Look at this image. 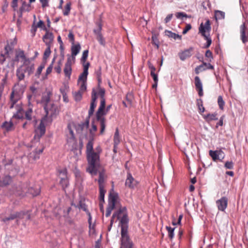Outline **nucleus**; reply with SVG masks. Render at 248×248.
I'll return each mask as SVG.
<instances>
[{
  "mask_svg": "<svg viewBox=\"0 0 248 248\" xmlns=\"http://www.w3.org/2000/svg\"><path fill=\"white\" fill-rule=\"evenodd\" d=\"M20 59H22V64L17 68L16 76L18 79L21 81L24 79L25 73H27L29 77L33 73L34 63L30 58L26 56L24 51L21 49L16 52L15 60L19 62Z\"/></svg>",
  "mask_w": 248,
  "mask_h": 248,
  "instance_id": "1",
  "label": "nucleus"
},
{
  "mask_svg": "<svg viewBox=\"0 0 248 248\" xmlns=\"http://www.w3.org/2000/svg\"><path fill=\"white\" fill-rule=\"evenodd\" d=\"M93 141L90 140L86 145V155L88 163L87 171L92 175H95L97 173L100 166V155L93 151Z\"/></svg>",
  "mask_w": 248,
  "mask_h": 248,
  "instance_id": "2",
  "label": "nucleus"
},
{
  "mask_svg": "<svg viewBox=\"0 0 248 248\" xmlns=\"http://www.w3.org/2000/svg\"><path fill=\"white\" fill-rule=\"evenodd\" d=\"M105 90L103 88H99L98 95L100 97L101 100L99 107L96 112L95 117L96 121L99 122L100 125V134H103L106 128V119L105 115L110 109L111 105H108L105 109L106 99L105 98Z\"/></svg>",
  "mask_w": 248,
  "mask_h": 248,
  "instance_id": "3",
  "label": "nucleus"
},
{
  "mask_svg": "<svg viewBox=\"0 0 248 248\" xmlns=\"http://www.w3.org/2000/svg\"><path fill=\"white\" fill-rule=\"evenodd\" d=\"M129 219L125 216L121 220V244L124 248H132V242L128 234Z\"/></svg>",
  "mask_w": 248,
  "mask_h": 248,
  "instance_id": "4",
  "label": "nucleus"
},
{
  "mask_svg": "<svg viewBox=\"0 0 248 248\" xmlns=\"http://www.w3.org/2000/svg\"><path fill=\"white\" fill-rule=\"evenodd\" d=\"M211 31V22L209 19H206L205 23H201L199 27V33L206 41V43L204 44L203 46L204 48H208L212 43V39L210 35Z\"/></svg>",
  "mask_w": 248,
  "mask_h": 248,
  "instance_id": "5",
  "label": "nucleus"
},
{
  "mask_svg": "<svg viewBox=\"0 0 248 248\" xmlns=\"http://www.w3.org/2000/svg\"><path fill=\"white\" fill-rule=\"evenodd\" d=\"M24 88L23 85H20L18 83L16 84L13 88L12 92L10 95V101L9 108H13L18 104V101L20 99L21 95L24 92Z\"/></svg>",
  "mask_w": 248,
  "mask_h": 248,
  "instance_id": "6",
  "label": "nucleus"
},
{
  "mask_svg": "<svg viewBox=\"0 0 248 248\" xmlns=\"http://www.w3.org/2000/svg\"><path fill=\"white\" fill-rule=\"evenodd\" d=\"M66 144L72 151L77 149L78 143L72 128L71 124H68L65 131Z\"/></svg>",
  "mask_w": 248,
  "mask_h": 248,
  "instance_id": "7",
  "label": "nucleus"
},
{
  "mask_svg": "<svg viewBox=\"0 0 248 248\" xmlns=\"http://www.w3.org/2000/svg\"><path fill=\"white\" fill-rule=\"evenodd\" d=\"M44 109L45 110L46 115L43 118L44 120H46V118H50V121H52V119L55 118L59 113L58 106L54 103L45 106Z\"/></svg>",
  "mask_w": 248,
  "mask_h": 248,
  "instance_id": "8",
  "label": "nucleus"
},
{
  "mask_svg": "<svg viewBox=\"0 0 248 248\" xmlns=\"http://www.w3.org/2000/svg\"><path fill=\"white\" fill-rule=\"evenodd\" d=\"M125 216L126 217L127 219H129L128 217L127 211L126 207L120 208L117 211L113 213L110 220V226H112L114 222V218L116 217L118 219H120L119 225L121 227V220L122 218H123V217H124Z\"/></svg>",
  "mask_w": 248,
  "mask_h": 248,
  "instance_id": "9",
  "label": "nucleus"
},
{
  "mask_svg": "<svg viewBox=\"0 0 248 248\" xmlns=\"http://www.w3.org/2000/svg\"><path fill=\"white\" fill-rule=\"evenodd\" d=\"M98 95V91H97L95 88L92 89L91 93V102L90 104V107L88 111V115L87 117L91 118L93 115L94 109L97 105V99Z\"/></svg>",
  "mask_w": 248,
  "mask_h": 248,
  "instance_id": "10",
  "label": "nucleus"
},
{
  "mask_svg": "<svg viewBox=\"0 0 248 248\" xmlns=\"http://www.w3.org/2000/svg\"><path fill=\"white\" fill-rule=\"evenodd\" d=\"M68 56L66 62L64 64L63 72L65 77H66L68 79H70L72 72V65L75 63V62H73L72 59L71 58V57L69 55Z\"/></svg>",
  "mask_w": 248,
  "mask_h": 248,
  "instance_id": "11",
  "label": "nucleus"
},
{
  "mask_svg": "<svg viewBox=\"0 0 248 248\" xmlns=\"http://www.w3.org/2000/svg\"><path fill=\"white\" fill-rule=\"evenodd\" d=\"M43 119L41 120L40 123L39 125L35 128L34 132L35 135L34 136V139L37 140H39L40 138L43 136L46 132V126L43 121H45Z\"/></svg>",
  "mask_w": 248,
  "mask_h": 248,
  "instance_id": "12",
  "label": "nucleus"
},
{
  "mask_svg": "<svg viewBox=\"0 0 248 248\" xmlns=\"http://www.w3.org/2000/svg\"><path fill=\"white\" fill-rule=\"evenodd\" d=\"M97 25L98 28L97 29H94L93 30V32L96 35V38L99 44L103 46H105L106 45V42L101 32L102 25L101 23H97Z\"/></svg>",
  "mask_w": 248,
  "mask_h": 248,
  "instance_id": "13",
  "label": "nucleus"
},
{
  "mask_svg": "<svg viewBox=\"0 0 248 248\" xmlns=\"http://www.w3.org/2000/svg\"><path fill=\"white\" fill-rule=\"evenodd\" d=\"M240 38L244 44L248 40V28L246 27L245 23H243L240 27Z\"/></svg>",
  "mask_w": 248,
  "mask_h": 248,
  "instance_id": "14",
  "label": "nucleus"
},
{
  "mask_svg": "<svg viewBox=\"0 0 248 248\" xmlns=\"http://www.w3.org/2000/svg\"><path fill=\"white\" fill-rule=\"evenodd\" d=\"M228 198L226 197H222L216 201V204L218 210L224 212L228 205Z\"/></svg>",
  "mask_w": 248,
  "mask_h": 248,
  "instance_id": "15",
  "label": "nucleus"
},
{
  "mask_svg": "<svg viewBox=\"0 0 248 248\" xmlns=\"http://www.w3.org/2000/svg\"><path fill=\"white\" fill-rule=\"evenodd\" d=\"M15 108L16 110V111L13 114V118L16 119L23 118V108L22 107V104L21 102L18 103Z\"/></svg>",
  "mask_w": 248,
  "mask_h": 248,
  "instance_id": "16",
  "label": "nucleus"
},
{
  "mask_svg": "<svg viewBox=\"0 0 248 248\" xmlns=\"http://www.w3.org/2000/svg\"><path fill=\"white\" fill-rule=\"evenodd\" d=\"M25 215V214L23 212H16L11 214L9 217L2 219V221L4 222H6L8 221L14 220L16 218L21 219L24 217Z\"/></svg>",
  "mask_w": 248,
  "mask_h": 248,
  "instance_id": "17",
  "label": "nucleus"
},
{
  "mask_svg": "<svg viewBox=\"0 0 248 248\" xmlns=\"http://www.w3.org/2000/svg\"><path fill=\"white\" fill-rule=\"evenodd\" d=\"M118 198L119 196L117 193H110L108 197V205L114 208Z\"/></svg>",
  "mask_w": 248,
  "mask_h": 248,
  "instance_id": "18",
  "label": "nucleus"
},
{
  "mask_svg": "<svg viewBox=\"0 0 248 248\" xmlns=\"http://www.w3.org/2000/svg\"><path fill=\"white\" fill-rule=\"evenodd\" d=\"M81 49V46L79 43H77V44H73L71 46V58L72 59V60L74 62L75 61V57L79 52Z\"/></svg>",
  "mask_w": 248,
  "mask_h": 248,
  "instance_id": "19",
  "label": "nucleus"
},
{
  "mask_svg": "<svg viewBox=\"0 0 248 248\" xmlns=\"http://www.w3.org/2000/svg\"><path fill=\"white\" fill-rule=\"evenodd\" d=\"M195 85L197 91H198V94L200 96H202L203 95L202 84L200 78L198 76L195 77Z\"/></svg>",
  "mask_w": 248,
  "mask_h": 248,
  "instance_id": "20",
  "label": "nucleus"
},
{
  "mask_svg": "<svg viewBox=\"0 0 248 248\" xmlns=\"http://www.w3.org/2000/svg\"><path fill=\"white\" fill-rule=\"evenodd\" d=\"M137 184V181L132 177L130 173H128L125 181V185L129 188H134Z\"/></svg>",
  "mask_w": 248,
  "mask_h": 248,
  "instance_id": "21",
  "label": "nucleus"
},
{
  "mask_svg": "<svg viewBox=\"0 0 248 248\" xmlns=\"http://www.w3.org/2000/svg\"><path fill=\"white\" fill-rule=\"evenodd\" d=\"M1 127L4 131L6 132L11 131L15 129L14 125L11 121L4 122L2 123Z\"/></svg>",
  "mask_w": 248,
  "mask_h": 248,
  "instance_id": "22",
  "label": "nucleus"
},
{
  "mask_svg": "<svg viewBox=\"0 0 248 248\" xmlns=\"http://www.w3.org/2000/svg\"><path fill=\"white\" fill-rule=\"evenodd\" d=\"M90 118L87 117L85 121L78 124L77 127V130L83 131L84 129H87L89 126Z\"/></svg>",
  "mask_w": 248,
  "mask_h": 248,
  "instance_id": "23",
  "label": "nucleus"
},
{
  "mask_svg": "<svg viewBox=\"0 0 248 248\" xmlns=\"http://www.w3.org/2000/svg\"><path fill=\"white\" fill-rule=\"evenodd\" d=\"M46 31V33L43 37V40L46 46H49L53 41V36L52 33L49 32L47 30Z\"/></svg>",
  "mask_w": 248,
  "mask_h": 248,
  "instance_id": "24",
  "label": "nucleus"
},
{
  "mask_svg": "<svg viewBox=\"0 0 248 248\" xmlns=\"http://www.w3.org/2000/svg\"><path fill=\"white\" fill-rule=\"evenodd\" d=\"M193 50L192 47H190L189 49H186L184 51L180 53L179 54L180 59L182 61H184L188 58H189L191 56V51Z\"/></svg>",
  "mask_w": 248,
  "mask_h": 248,
  "instance_id": "25",
  "label": "nucleus"
},
{
  "mask_svg": "<svg viewBox=\"0 0 248 248\" xmlns=\"http://www.w3.org/2000/svg\"><path fill=\"white\" fill-rule=\"evenodd\" d=\"M43 148L39 150L36 149L35 150L30 153L29 157L30 159H32L33 160H36L39 159L40 157V155L43 152Z\"/></svg>",
  "mask_w": 248,
  "mask_h": 248,
  "instance_id": "26",
  "label": "nucleus"
},
{
  "mask_svg": "<svg viewBox=\"0 0 248 248\" xmlns=\"http://www.w3.org/2000/svg\"><path fill=\"white\" fill-rule=\"evenodd\" d=\"M99 200H100V205L102 207V204L104 202V197L106 192V190L105 189V186H101L99 187Z\"/></svg>",
  "mask_w": 248,
  "mask_h": 248,
  "instance_id": "27",
  "label": "nucleus"
},
{
  "mask_svg": "<svg viewBox=\"0 0 248 248\" xmlns=\"http://www.w3.org/2000/svg\"><path fill=\"white\" fill-rule=\"evenodd\" d=\"M11 181V177L9 175L0 177V186H5L9 184Z\"/></svg>",
  "mask_w": 248,
  "mask_h": 248,
  "instance_id": "28",
  "label": "nucleus"
},
{
  "mask_svg": "<svg viewBox=\"0 0 248 248\" xmlns=\"http://www.w3.org/2000/svg\"><path fill=\"white\" fill-rule=\"evenodd\" d=\"M50 92L47 93L46 95L42 96L41 99V103L43 105L44 107L46 105H49L50 103H49L50 100Z\"/></svg>",
  "mask_w": 248,
  "mask_h": 248,
  "instance_id": "29",
  "label": "nucleus"
},
{
  "mask_svg": "<svg viewBox=\"0 0 248 248\" xmlns=\"http://www.w3.org/2000/svg\"><path fill=\"white\" fill-rule=\"evenodd\" d=\"M40 187L38 186L31 187L28 189V192L32 196H36L40 193Z\"/></svg>",
  "mask_w": 248,
  "mask_h": 248,
  "instance_id": "30",
  "label": "nucleus"
},
{
  "mask_svg": "<svg viewBox=\"0 0 248 248\" xmlns=\"http://www.w3.org/2000/svg\"><path fill=\"white\" fill-rule=\"evenodd\" d=\"M58 176L60 179L61 178H67L68 177V171L66 168H64L62 169L58 170Z\"/></svg>",
  "mask_w": 248,
  "mask_h": 248,
  "instance_id": "31",
  "label": "nucleus"
},
{
  "mask_svg": "<svg viewBox=\"0 0 248 248\" xmlns=\"http://www.w3.org/2000/svg\"><path fill=\"white\" fill-rule=\"evenodd\" d=\"M105 174V170H102L99 172V179L98 180L99 187H101V186H105V185H104Z\"/></svg>",
  "mask_w": 248,
  "mask_h": 248,
  "instance_id": "32",
  "label": "nucleus"
},
{
  "mask_svg": "<svg viewBox=\"0 0 248 248\" xmlns=\"http://www.w3.org/2000/svg\"><path fill=\"white\" fill-rule=\"evenodd\" d=\"M95 74L96 75V78H97V79L98 80V87H97V89L96 90L97 91H99V88H101L100 87V84L102 82V78H101L102 72H101V67L100 66L99 67L98 69L97 70H96Z\"/></svg>",
  "mask_w": 248,
  "mask_h": 248,
  "instance_id": "33",
  "label": "nucleus"
},
{
  "mask_svg": "<svg viewBox=\"0 0 248 248\" xmlns=\"http://www.w3.org/2000/svg\"><path fill=\"white\" fill-rule=\"evenodd\" d=\"M60 184L62 187V189L65 190V189L69 185V178H61L60 181Z\"/></svg>",
  "mask_w": 248,
  "mask_h": 248,
  "instance_id": "34",
  "label": "nucleus"
},
{
  "mask_svg": "<svg viewBox=\"0 0 248 248\" xmlns=\"http://www.w3.org/2000/svg\"><path fill=\"white\" fill-rule=\"evenodd\" d=\"M113 142L115 146H118L119 144L120 143V136L118 128L116 129L114 135Z\"/></svg>",
  "mask_w": 248,
  "mask_h": 248,
  "instance_id": "35",
  "label": "nucleus"
},
{
  "mask_svg": "<svg viewBox=\"0 0 248 248\" xmlns=\"http://www.w3.org/2000/svg\"><path fill=\"white\" fill-rule=\"evenodd\" d=\"M204 119L207 122H210L213 120H217V113H214L212 114L209 113L204 117Z\"/></svg>",
  "mask_w": 248,
  "mask_h": 248,
  "instance_id": "36",
  "label": "nucleus"
},
{
  "mask_svg": "<svg viewBox=\"0 0 248 248\" xmlns=\"http://www.w3.org/2000/svg\"><path fill=\"white\" fill-rule=\"evenodd\" d=\"M225 13L219 10H216L215 12V16L216 20L223 19L225 18Z\"/></svg>",
  "mask_w": 248,
  "mask_h": 248,
  "instance_id": "37",
  "label": "nucleus"
},
{
  "mask_svg": "<svg viewBox=\"0 0 248 248\" xmlns=\"http://www.w3.org/2000/svg\"><path fill=\"white\" fill-rule=\"evenodd\" d=\"M30 4H27V2L25 1H22V5L20 8V11L21 13L25 11H30Z\"/></svg>",
  "mask_w": 248,
  "mask_h": 248,
  "instance_id": "38",
  "label": "nucleus"
},
{
  "mask_svg": "<svg viewBox=\"0 0 248 248\" xmlns=\"http://www.w3.org/2000/svg\"><path fill=\"white\" fill-rule=\"evenodd\" d=\"M83 92L80 91H78L73 93L74 98L76 101L78 102L81 100Z\"/></svg>",
  "mask_w": 248,
  "mask_h": 248,
  "instance_id": "39",
  "label": "nucleus"
},
{
  "mask_svg": "<svg viewBox=\"0 0 248 248\" xmlns=\"http://www.w3.org/2000/svg\"><path fill=\"white\" fill-rule=\"evenodd\" d=\"M175 16L178 19H183L184 17L185 18H190L191 16H188L184 12H177L175 14Z\"/></svg>",
  "mask_w": 248,
  "mask_h": 248,
  "instance_id": "40",
  "label": "nucleus"
},
{
  "mask_svg": "<svg viewBox=\"0 0 248 248\" xmlns=\"http://www.w3.org/2000/svg\"><path fill=\"white\" fill-rule=\"evenodd\" d=\"M32 109L31 108H29L28 110L25 111V118L29 121L32 119Z\"/></svg>",
  "mask_w": 248,
  "mask_h": 248,
  "instance_id": "41",
  "label": "nucleus"
},
{
  "mask_svg": "<svg viewBox=\"0 0 248 248\" xmlns=\"http://www.w3.org/2000/svg\"><path fill=\"white\" fill-rule=\"evenodd\" d=\"M71 3L70 2L66 3L63 12L64 16H68L71 10Z\"/></svg>",
  "mask_w": 248,
  "mask_h": 248,
  "instance_id": "42",
  "label": "nucleus"
},
{
  "mask_svg": "<svg viewBox=\"0 0 248 248\" xmlns=\"http://www.w3.org/2000/svg\"><path fill=\"white\" fill-rule=\"evenodd\" d=\"M88 72L84 73V71L80 74L78 79V82L80 81H87Z\"/></svg>",
  "mask_w": 248,
  "mask_h": 248,
  "instance_id": "43",
  "label": "nucleus"
},
{
  "mask_svg": "<svg viewBox=\"0 0 248 248\" xmlns=\"http://www.w3.org/2000/svg\"><path fill=\"white\" fill-rule=\"evenodd\" d=\"M209 155L211 156V157L214 161H216L217 159H219L217 151H213L210 150L209 151Z\"/></svg>",
  "mask_w": 248,
  "mask_h": 248,
  "instance_id": "44",
  "label": "nucleus"
},
{
  "mask_svg": "<svg viewBox=\"0 0 248 248\" xmlns=\"http://www.w3.org/2000/svg\"><path fill=\"white\" fill-rule=\"evenodd\" d=\"M217 103L219 108L221 110L223 109L224 106L225 105V102L224 101L222 96L220 95L218 97Z\"/></svg>",
  "mask_w": 248,
  "mask_h": 248,
  "instance_id": "45",
  "label": "nucleus"
},
{
  "mask_svg": "<svg viewBox=\"0 0 248 248\" xmlns=\"http://www.w3.org/2000/svg\"><path fill=\"white\" fill-rule=\"evenodd\" d=\"M166 228L168 232L169 237H170V239H172L174 237V231L175 228H171L169 226H166Z\"/></svg>",
  "mask_w": 248,
  "mask_h": 248,
  "instance_id": "46",
  "label": "nucleus"
},
{
  "mask_svg": "<svg viewBox=\"0 0 248 248\" xmlns=\"http://www.w3.org/2000/svg\"><path fill=\"white\" fill-rule=\"evenodd\" d=\"M80 85V88L78 91L83 92L86 90L87 89V81H80L78 82Z\"/></svg>",
  "mask_w": 248,
  "mask_h": 248,
  "instance_id": "47",
  "label": "nucleus"
},
{
  "mask_svg": "<svg viewBox=\"0 0 248 248\" xmlns=\"http://www.w3.org/2000/svg\"><path fill=\"white\" fill-rule=\"evenodd\" d=\"M13 49L12 45H10L9 43H8L4 47L5 54L6 55H9V53Z\"/></svg>",
  "mask_w": 248,
  "mask_h": 248,
  "instance_id": "48",
  "label": "nucleus"
},
{
  "mask_svg": "<svg viewBox=\"0 0 248 248\" xmlns=\"http://www.w3.org/2000/svg\"><path fill=\"white\" fill-rule=\"evenodd\" d=\"M47 47L45 49L44 53L43 59L46 60L48 58L51 53L50 46V45L47 46Z\"/></svg>",
  "mask_w": 248,
  "mask_h": 248,
  "instance_id": "49",
  "label": "nucleus"
},
{
  "mask_svg": "<svg viewBox=\"0 0 248 248\" xmlns=\"http://www.w3.org/2000/svg\"><path fill=\"white\" fill-rule=\"evenodd\" d=\"M197 105L199 109L202 112H203L204 111V108L203 106L202 100L201 99H199L197 100Z\"/></svg>",
  "mask_w": 248,
  "mask_h": 248,
  "instance_id": "50",
  "label": "nucleus"
},
{
  "mask_svg": "<svg viewBox=\"0 0 248 248\" xmlns=\"http://www.w3.org/2000/svg\"><path fill=\"white\" fill-rule=\"evenodd\" d=\"M62 64V60H59L57 62V65L54 67V70L58 74H60L62 71L61 66Z\"/></svg>",
  "mask_w": 248,
  "mask_h": 248,
  "instance_id": "51",
  "label": "nucleus"
},
{
  "mask_svg": "<svg viewBox=\"0 0 248 248\" xmlns=\"http://www.w3.org/2000/svg\"><path fill=\"white\" fill-rule=\"evenodd\" d=\"M55 58H54L52 59L51 63L47 68V69L46 70V76H47L48 74L51 73V72H52V69H53V63H54V62H55Z\"/></svg>",
  "mask_w": 248,
  "mask_h": 248,
  "instance_id": "52",
  "label": "nucleus"
},
{
  "mask_svg": "<svg viewBox=\"0 0 248 248\" xmlns=\"http://www.w3.org/2000/svg\"><path fill=\"white\" fill-rule=\"evenodd\" d=\"M88 50H85L83 52L81 58V62L82 63H85L88 56Z\"/></svg>",
  "mask_w": 248,
  "mask_h": 248,
  "instance_id": "53",
  "label": "nucleus"
},
{
  "mask_svg": "<svg viewBox=\"0 0 248 248\" xmlns=\"http://www.w3.org/2000/svg\"><path fill=\"white\" fill-rule=\"evenodd\" d=\"M36 19V16L35 15H34V22L33 24H32L31 26V32L32 34V36H34L35 35L36 31H37V27L36 26V25L35 24V21Z\"/></svg>",
  "mask_w": 248,
  "mask_h": 248,
  "instance_id": "54",
  "label": "nucleus"
},
{
  "mask_svg": "<svg viewBox=\"0 0 248 248\" xmlns=\"http://www.w3.org/2000/svg\"><path fill=\"white\" fill-rule=\"evenodd\" d=\"M78 208L80 209H81L84 211H85L87 214H88L89 213H90L89 210L87 209V205H86V204L82 202H79Z\"/></svg>",
  "mask_w": 248,
  "mask_h": 248,
  "instance_id": "55",
  "label": "nucleus"
},
{
  "mask_svg": "<svg viewBox=\"0 0 248 248\" xmlns=\"http://www.w3.org/2000/svg\"><path fill=\"white\" fill-rule=\"evenodd\" d=\"M205 56L208 59V61L210 62L213 59L212 52L210 50H207L206 51Z\"/></svg>",
  "mask_w": 248,
  "mask_h": 248,
  "instance_id": "56",
  "label": "nucleus"
},
{
  "mask_svg": "<svg viewBox=\"0 0 248 248\" xmlns=\"http://www.w3.org/2000/svg\"><path fill=\"white\" fill-rule=\"evenodd\" d=\"M45 67V64H42L41 65H40L37 68V71L35 73V76L37 77H39V76L40 75L42 71V70Z\"/></svg>",
  "mask_w": 248,
  "mask_h": 248,
  "instance_id": "57",
  "label": "nucleus"
},
{
  "mask_svg": "<svg viewBox=\"0 0 248 248\" xmlns=\"http://www.w3.org/2000/svg\"><path fill=\"white\" fill-rule=\"evenodd\" d=\"M224 166L227 169H232L233 168V163L232 161H227Z\"/></svg>",
  "mask_w": 248,
  "mask_h": 248,
  "instance_id": "58",
  "label": "nucleus"
},
{
  "mask_svg": "<svg viewBox=\"0 0 248 248\" xmlns=\"http://www.w3.org/2000/svg\"><path fill=\"white\" fill-rule=\"evenodd\" d=\"M132 94L130 93H127L126 96V101L128 102L129 105H132Z\"/></svg>",
  "mask_w": 248,
  "mask_h": 248,
  "instance_id": "59",
  "label": "nucleus"
},
{
  "mask_svg": "<svg viewBox=\"0 0 248 248\" xmlns=\"http://www.w3.org/2000/svg\"><path fill=\"white\" fill-rule=\"evenodd\" d=\"M97 126L94 124V122L93 121L92 122V127L90 129V132L91 134H93L97 131Z\"/></svg>",
  "mask_w": 248,
  "mask_h": 248,
  "instance_id": "60",
  "label": "nucleus"
},
{
  "mask_svg": "<svg viewBox=\"0 0 248 248\" xmlns=\"http://www.w3.org/2000/svg\"><path fill=\"white\" fill-rule=\"evenodd\" d=\"M11 7L13 8L14 11H16L18 7V0H12Z\"/></svg>",
  "mask_w": 248,
  "mask_h": 248,
  "instance_id": "61",
  "label": "nucleus"
},
{
  "mask_svg": "<svg viewBox=\"0 0 248 248\" xmlns=\"http://www.w3.org/2000/svg\"><path fill=\"white\" fill-rule=\"evenodd\" d=\"M68 37L70 40V41L71 42L72 44H74L75 42V37L72 31H70L68 34Z\"/></svg>",
  "mask_w": 248,
  "mask_h": 248,
  "instance_id": "62",
  "label": "nucleus"
},
{
  "mask_svg": "<svg viewBox=\"0 0 248 248\" xmlns=\"http://www.w3.org/2000/svg\"><path fill=\"white\" fill-rule=\"evenodd\" d=\"M114 209V208H113V207H110V206L108 205L107 208V210H106V214H105L106 217H109L112 211Z\"/></svg>",
  "mask_w": 248,
  "mask_h": 248,
  "instance_id": "63",
  "label": "nucleus"
},
{
  "mask_svg": "<svg viewBox=\"0 0 248 248\" xmlns=\"http://www.w3.org/2000/svg\"><path fill=\"white\" fill-rule=\"evenodd\" d=\"M168 32L170 33L169 35L171 37L175 39H176L177 38L181 39V36H180L179 35L177 34H176L175 33H173V32H171V31H168Z\"/></svg>",
  "mask_w": 248,
  "mask_h": 248,
  "instance_id": "64",
  "label": "nucleus"
}]
</instances>
